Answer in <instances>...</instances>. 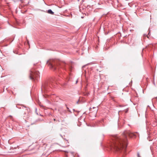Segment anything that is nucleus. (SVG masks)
Wrapping results in <instances>:
<instances>
[{
  "label": "nucleus",
  "mask_w": 157,
  "mask_h": 157,
  "mask_svg": "<svg viewBox=\"0 0 157 157\" xmlns=\"http://www.w3.org/2000/svg\"><path fill=\"white\" fill-rule=\"evenodd\" d=\"M128 110L125 111V113H127V112Z\"/></svg>",
  "instance_id": "nucleus-11"
},
{
  "label": "nucleus",
  "mask_w": 157,
  "mask_h": 157,
  "mask_svg": "<svg viewBox=\"0 0 157 157\" xmlns=\"http://www.w3.org/2000/svg\"><path fill=\"white\" fill-rule=\"evenodd\" d=\"M138 157H140V155L139 153H138Z\"/></svg>",
  "instance_id": "nucleus-8"
},
{
  "label": "nucleus",
  "mask_w": 157,
  "mask_h": 157,
  "mask_svg": "<svg viewBox=\"0 0 157 157\" xmlns=\"http://www.w3.org/2000/svg\"><path fill=\"white\" fill-rule=\"evenodd\" d=\"M78 80H77L76 81V84L77 82H78Z\"/></svg>",
  "instance_id": "nucleus-10"
},
{
  "label": "nucleus",
  "mask_w": 157,
  "mask_h": 157,
  "mask_svg": "<svg viewBox=\"0 0 157 157\" xmlns=\"http://www.w3.org/2000/svg\"><path fill=\"white\" fill-rule=\"evenodd\" d=\"M76 112H78V111H76Z\"/></svg>",
  "instance_id": "nucleus-15"
},
{
  "label": "nucleus",
  "mask_w": 157,
  "mask_h": 157,
  "mask_svg": "<svg viewBox=\"0 0 157 157\" xmlns=\"http://www.w3.org/2000/svg\"><path fill=\"white\" fill-rule=\"evenodd\" d=\"M72 68V67H70V71H71V70Z\"/></svg>",
  "instance_id": "nucleus-9"
},
{
  "label": "nucleus",
  "mask_w": 157,
  "mask_h": 157,
  "mask_svg": "<svg viewBox=\"0 0 157 157\" xmlns=\"http://www.w3.org/2000/svg\"><path fill=\"white\" fill-rule=\"evenodd\" d=\"M67 109L68 111H69L70 112H71V111H70V110L69 109V108L67 107Z\"/></svg>",
  "instance_id": "nucleus-7"
},
{
  "label": "nucleus",
  "mask_w": 157,
  "mask_h": 157,
  "mask_svg": "<svg viewBox=\"0 0 157 157\" xmlns=\"http://www.w3.org/2000/svg\"><path fill=\"white\" fill-rule=\"evenodd\" d=\"M93 109H94V110L93 111L92 110V109L91 108H90V109H89V110L90 111V112H94L95 114V115L96 113H97V108L95 107H93Z\"/></svg>",
  "instance_id": "nucleus-4"
},
{
  "label": "nucleus",
  "mask_w": 157,
  "mask_h": 157,
  "mask_svg": "<svg viewBox=\"0 0 157 157\" xmlns=\"http://www.w3.org/2000/svg\"><path fill=\"white\" fill-rule=\"evenodd\" d=\"M150 148H151V149H152V147H150Z\"/></svg>",
  "instance_id": "nucleus-14"
},
{
  "label": "nucleus",
  "mask_w": 157,
  "mask_h": 157,
  "mask_svg": "<svg viewBox=\"0 0 157 157\" xmlns=\"http://www.w3.org/2000/svg\"><path fill=\"white\" fill-rule=\"evenodd\" d=\"M20 109H25L26 110H28V108L27 107L22 106L20 108Z\"/></svg>",
  "instance_id": "nucleus-6"
},
{
  "label": "nucleus",
  "mask_w": 157,
  "mask_h": 157,
  "mask_svg": "<svg viewBox=\"0 0 157 157\" xmlns=\"http://www.w3.org/2000/svg\"><path fill=\"white\" fill-rule=\"evenodd\" d=\"M48 13L51 14H53L54 13L51 10L49 9L48 10Z\"/></svg>",
  "instance_id": "nucleus-5"
},
{
  "label": "nucleus",
  "mask_w": 157,
  "mask_h": 157,
  "mask_svg": "<svg viewBox=\"0 0 157 157\" xmlns=\"http://www.w3.org/2000/svg\"><path fill=\"white\" fill-rule=\"evenodd\" d=\"M54 121H56V119H54Z\"/></svg>",
  "instance_id": "nucleus-13"
},
{
  "label": "nucleus",
  "mask_w": 157,
  "mask_h": 157,
  "mask_svg": "<svg viewBox=\"0 0 157 157\" xmlns=\"http://www.w3.org/2000/svg\"><path fill=\"white\" fill-rule=\"evenodd\" d=\"M73 110H74V111H75L74 109H73Z\"/></svg>",
  "instance_id": "nucleus-16"
},
{
  "label": "nucleus",
  "mask_w": 157,
  "mask_h": 157,
  "mask_svg": "<svg viewBox=\"0 0 157 157\" xmlns=\"http://www.w3.org/2000/svg\"><path fill=\"white\" fill-rule=\"evenodd\" d=\"M39 121L38 120H36V122H37V121Z\"/></svg>",
  "instance_id": "nucleus-12"
},
{
  "label": "nucleus",
  "mask_w": 157,
  "mask_h": 157,
  "mask_svg": "<svg viewBox=\"0 0 157 157\" xmlns=\"http://www.w3.org/2000/svg\"><path fill=\"white\" fill-rule=\"evenodd\" d=\"M58 121H59V120H58Z\"/></svg>",
  "instance_id": "nucleus-17"
},
{
  "label": "nucleus",
  "mask_w": 157,
  "mask_h": 157,
  "mask_svg": "<svg viewBox=\"0 0 157 157\" xmlns=\"http://www.w3.org/2000/svg\"><path fill=\"white\" fill-rule=\"evenodd\" d=\"M40 77L39 73L38 71L33 68L30 71L29 78L32 80H38Z\"/></svg>",
  "instance_id": "nucleus-3"
},
{
  "label": "nucleus",
  "mask_w": 157,
  "mask_h": 157,
  "mask_svg": "<svg viewBox=\"0 0 157 157\" xmlns=\"http://www.w3.org/2000/svg\"><path fill=\"white\" fill-rule=\"evenodd\" d=\"M135 136L134 133L128 130L124 132L123 138L117 136H114L112 139L110 145L111 149L116 151L123 150L124 152H125L127 147V136H128L130 137H132Z\"/></svg>",
  "instance_id": "nucleus-1"
},
{
  "label": "nucleus",
  "mask_w": 157,
  "mask_h": 157,
  "mask_svg": "<svg viewBox=\"0 0 157 157\" xmlns=\"http://www.w3.org/2000/svg\"><path fill=\"white\" fill-rule=\"evenodd\" d=\"M47 64L49 66L50 68L55 71L59 67L64 68L66 63L65 62L57 59H51L47 62Z\"/></svg>",
  "instance_id": "nucleus-2"
}]
</instances>
